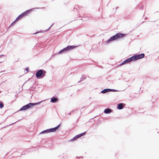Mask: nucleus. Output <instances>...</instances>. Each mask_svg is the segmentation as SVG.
<instances>
[{"mask_svg": "<svg viewBox=\"0 0 159 159\" xmlns=\"http://www.w3.org/2000/svg\"><path fill=\"white\" fill-rule=\"evenodd\" d=\"M32 11V9H30L22 13L21 14L18 16L16 18L15 20L11 24V25L15 24L16 22L18 21L20 19H21L24 16H27L28 14Z\"/></svg>", "mask_w": 159, "mask_h": 159, "instance_id": "obj_2", "label": "nucleus"}, {"mask_svg": "<svg viewBox=\"0 0 159 159\" xmlns=\"http://www.w3.org/2000/svg\"><path fill=\"white\" fill-rule=\"evenodd\" d=\"M27 109H28V108H27V107H26V105H25L22 107L20 109V110H26Z\"/></svg>", "mask_w": 159, "mask_h": 159, "instance_id": "obj_13", "label": "nucleus"}, {"mask_svg": "<svg viewBox=\"0 0 159 159\" xmlns=\"http://www.w3.org/2000/svg\"><path fill=\"white\" fill-rule=\"evenodd\" d=\"M123 108V104L120 103L118 105V108L119 109H121Z\"/></svg>", "mask_w": 159, "mask_h": 159, "instance_id": "obj_11", "label": "nucleus"}, {"mask_svg": "<svg viewBox=\"0 0 159 159\" xmlns=\"http://www.w3.org/2000/svg\"><path fill=\"white\" fill-rule=\"evenodd\" d=\"M112 110L110 108H106L104 110V112L106 114H108L111 112Z\"/></svg>", "mask_w": 159, "mask_h": 159, "instance_id": "obj_9", "label": "nucleus"}, {"mask_svg": "<svg viewBox=\"0 0 159 159\" xmlns=\"http://www.w3.org/2000/svg\"><path fill=\"white\" fill-rule=\"evenodd\" d=\"M145 55L144 53L141 54L139 55H135L132 57L127 59L125 61H123L121 64V65L125 64L128 62L131 61H135L141 59L144 57Z\"/></svg>", "mask_w": 159, "mask_h": 159, "instance_id": "obj_1", "label": "nucleus"}, {"mask_svg": "<svg viewBox=\"0 0 159 159\" xmlns=\"http://www.w3.org/2000/svg\"><path fill=\"white\" fill-rule=\"evenodd\" d=\"M25 70L26 71V73H27L29 72V68L28 67H27L25 68Z\"/></svg>", "mask_w": 159, "mask_h": 159, "instance_id": "obj_15", "label": "nucleus"}, {"mask_svg": "<svg viewBox=\"0 0 159 159\" xmlns=\"http://www.w3.org/2000/svg\"><path fill=\"white\" fill-rule=\"evenodd\" d=\"M59 126V125L57 126L56 127L54 128H52L51 129H48L44 131L41 132L40 133V134L42 133H48L51 132H53L55 131H56L58 128Z\"/></svg>", "mask_w": 159, "mask_h": 159, "instance_id": "obj_5", "label": "nucleus"}, {"mask_svg": "<svg viewBox=\"0 0 159 159\" xmlns=\"http://www.w3.org/2000/svg\"><path fill=\"white\" fill-rule=\"evenodd\" d=\"M3 106L4 105L3 102L0 101V108H2L3 107Z\"/></svg>", "mask_w": 159, "mask_h": 159, "instance_id": "obj_14", "label": "nucleus"}, {"mask_svg": "<svg viewBox=\"0 0 159 159\" xmlns=\"http://www.w3.org/2000/svg\"><path fill=\"white\" fill-rule=\"evenodd\" d=\"M125 36V34L121 33H118L116 34L115 35L111 37L107 42L109 43L110 42L113 41L118 39L122 38Z\"/></svg>", "mask_w": 159, "mask_h": 159, "instance_id": "obj_3", "label": "nucleus"}, {"mask_svg": "<svg viewBox=\"0 0 159 159\" xmlns=\"http://www.w3.org/2000/svg\"><path fill=\"white\" fill-rule=\"evenodd\" d=\"M110 91H111V89H105L102 90V91L101 93H106L107 92Z\"/></svg>", "mask_w": 159, "mask_h": 159, "instance_id": "obj_10", "label": "nucleus"}, {"mask_svg": "<svg viewBox=\"0 0 159 159\" xmlns=\"http://www.w3.org/2000/svg\"><path fill=\"white\" fill-rule=\"evenodd\" d=\"M85 132H84L83 133H82L80 134H79L76 135V136H75L74 138H73V139H71L70 141H74L76 140L78 138H80L81 136L84 135L85 134Z\"/></svg>", "mask_w": 159, "mask_h": 159, "instance_id": "obj_7", "label": "nucleus"}, {"mask_svg": "<svg viewBox=\"0 0 159 159\" xmlns=\"http://www.w3.org/2000/svg\"><path fill=\"white\" fill-rule=\"evenodd\" d=\"M46 73V71L43 70H39L36 74V76L37 78L39 77L42 78L44 77Z\"/></svg>", "mask_w": 159, "mask_h": 159, "instance_id": "obj_4", "label": "nucleus"}, {"mask_svg": "<svg viewBox=\"0 0 159 159\" xmlns=\"http://www.w3.org/2000/svg\"><path fill=\"white\" fill-rule=\"evenodd\" d=\"M42 102H37V103H35V104H38L40 103H41ZM35 104H34V103H29V104H28L26 105V107H27V108L28 109L30 108V107L35 105Z\"/></svg>", "mask_w": 159, "mask_h": 159, "instance_id": "obj_8", "label": "nucleus"}, {"mask_svg": "<svg viewBox=\"0 0 159 159\" xmlns=\"http://www.w3.org/2000/svg\"><path fill=\"white\" fill-rule=\"evenodd\" d=\"M57 101V98H54L51 99V102H55Z\"/></svg>", "mask_w": 159, "mask_h": 159, "instance_id": "obj_12", "label": "nucleus"}, {"mask_svg": "<svg viewBox=\"0 0 159 159\" xmlns=\"http://www.w3.org/2000/svg\"><path fill=\"white\" fill-rule=\"evenodd\" d=\"M77 47L76 46H69L67 47L66 48H64L63 49L61 50L59 52V53H61L65 51H69L70 49H73Z\"/></svg>", "mask_w": 159, "mask_h": 159, "instance_id": "obj_6", "label": "nucleus"}, {"mask_svg": "<svg viewBox=\"0 0 159 159\" xmlns=\"http://www.w3.org/2000/svg\"><path fill=\"white\" fill-rule=\"evenodd\" d=\"M42 32H43V31H39V32H36V33H33V34H38V33H42Z\"/></svg>", "mask_w": 159, "mask_h": 159, "instance_id": "obj_16", "label": "nucleus"}]
</instances>
